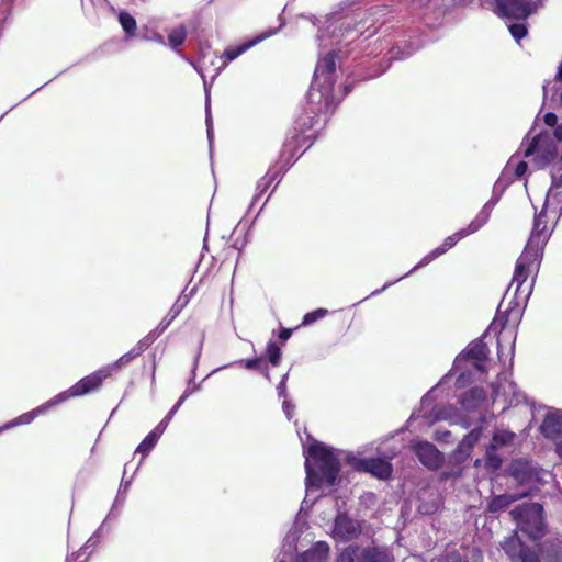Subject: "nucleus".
Returning a JSON list of instances; mask_svg holds the SVG:
<instances>
[{"label":"nucleus","mask_w":562,"mask_h":562,"mask_svg":"<svg viewBox=\"0 0 562 562\" xmlns=\"http://www.w3.org/2000/svg\"><path fill=\"white\" fill-rule=\"evenodd\" d=\"M306 471V497L318 492L322 484L333 486L340 470V463L334 452L322 442H313L304 450Z\"/></svg>","instance_id":"f03ea898"},{"label":"nucleus","mask_w":562,"mask_h":562,"mask_svg":"<svg viewBox=\"0 0 562 562\" xmlns=\"http://www.w3.org/2000/svg\"><path fill=\"white\" fill-rule=\"evenodd\" d=\"M508 30L516 41H520L527 34V27L524 23H513L508 26Z\"/></svg>","instance_id":"a19ab883"},{"label":"nucleus","mask_w":562,"mask_h":562,"mask_svg":"<svg viewBox=\"0 0 562 562\" xmlns=\"http://www.w3.org/2000/svg\"><path fill=\"white\" fill-rule=\"evenodd\" d=\"M300 533L301 531L299 527L292 526L288 533L285 535L282 547L288 554L291 555L294 551H296V541L300 538Z\"/></svg>","instance_id":"7c9ffc66"},{"label":"nucleus","mask_w":562,"mask_h":562,"mask_svg":"<svg viewBox=\"0 0 562 562\" xmlns=\"http://www.w3.org/2000/svg\"><path fill=\"white\" fill-rule=\"evenodd\" d=\"M316 498H317V495H314V498L311 504H313Z\"/></svg>","instance_id":"0e129e2a"},{"label":"nucleus","mask_w":562,"mask_h":562,"mask_svg":"<svg viewBox=\"0 0 562 562\" xmlns=\"http://www.w3.org/2000/svg\"><path fill=\"white\" fill-rule=\"evenodd\" d=\"M106 378H109L108 371H105L104 368H101L94 371L93 373L79 380L67 391L57 394L55 396V402L60 404L70 397H77L89 394L90 392L98 390L102 384L103 380H105Z\"/></svg>","instance_id":"1a4fd4ad"},{"label":"nucleus","mask_w":562,"mask_h":562,"mask_svg":"<svg viewBox=\"0 0 562 562\" xmlns=\"http://www.w3.org/2000/svg\"><path fill=\"white\" fill-rule=\"evenodd\" d=\"M224 367H221V368H216L213 372H216V371H220L221 369H223Z\"/></svg>","instance_id":"680f3d73"},{"label":"nucleus","mask_w":562,"mask_h":562,"mask_svg":"<svg viewBox=\"0 0 562 562\" xmlns=\"http://www.w3.org/2000/svg\"><path fill=\"white\" fill-rule=\"evenodd\" d=\"M502 548L512 562H540L537 551L525 546L517 531L504 539Z\"/></svg>","instance_id":"9d476101"},{"label":"nucleus","mask_w":562,"mask_h":562,"mask_svg":"<svg viewBox=\"0 0 562 562\" xmlns=\"http://www.w3.org/2000/svg\"><path fill=\"white\" fill-rule=\"evenodd\" d=\"M154 40L159 44H165L164 37L161 35H156Z\"/></svg>","instance_id":"4d7b16f0"},{"label":"nucleus","mask_w":562,"mask_h":562,"mask_svg":"<svg viewBox=\"0 0 562 562\" xmlns=\"http://www.w3.org/2000/svg\"><path fill=\"white\" fill-rule=\"evenodd\" d=\"M396 281H393V282H386L381 289H378L375 291H373L370 296H373V295H378L380 294L381 292H383L384 290H386L389 286L393 285Z\"/></svg>","instance_id":"603ef678"},{"label":"nucleus","mask_w":562,"mask_h":562,"mask_svg":"<svg viewBox=\"0 0 562 562\" xmlns=\"http://www.w3.org/2000/svg\"><path fill=\"white\" fill-rule=\"evenodd\" d=\"M351 463L357 471L370 473L380 480L389 479L393 472L392 464L382 458H353Z\"/></svg>","instance_id":"ddd939ff"},{"label":"nucleus","mask_w":562,"mask_h":562,"mask_svg":"<svg viewBox=\"0 0 562 562\" xmlns=\"http://www.w3.org/2000/svg\"><path fill=\"white\" fill-rule=\"evenodd\" d=\"M394 456H395V452H392L391 454H386L385 457H386V458H389V459H391V458H393Z\"/></svg>","instance_id":"052dcab7"},{"label":"nucleus","mask_w":562,"mask_h":562,"mask_svg":"<svg viewBox=\"0 0 562 562\" xmlns=\"http://www.w3.org/2000/svg\"><path fill=\"white\" fill-rule=\"evenodd\" d=\"M142 355V347L135 348L133 347L128 352L124 353L115 362L110 363L104 368L108 371V375L111 376L113 373L119 372L123 368H125L133 359L137 358Z\"/></svg>","instance_id":"cd10ccee"},{"label":"nucleus","mask_w":562,"mask_h":562,"mask_svg":"<svg viewBox=\"0 0 562 562\" xmlns=\"http://www.w3.org/2000/svg\"><path fill=\"white\" fill-rule=\"evenodd\" d=\"M434 439L442 443H452L454 441V436L450 430L438 428L435 431Z\"/></svg>","instance_id":"79ce46f5"},{"label":"nucleus","mask_w":562,"mask_h":562,"mask_svg":"<svg viewBox=\"0 0 562 562\" xmlns=\"http://www.w3.org/2000/svg\"><path fill=\"white\" fill-rule=\"evenodd\" d=\"M542 209L550 211L558 218L562 214V189L550 187Z\"/></svg>","instance_id":"bb28decb"},{"label":"nucleus","mask_w":562,"mask_h":562,"mask_svg":"<svg viewBox=\"0 0 562 562\" xmlns=\"http://www.w3.org/2000/svg\"><path fill=\"white\" fill-rule=\"evenodd\" d=\"M497 202L498 198H492L483 205L476 217L467 226L471 234H474L487 223L490 215Z\"/></svg>","instance_id":"b1692460"},{"label":"nucleus","mask_w":562,"mask_h":562,"mask_svg":"<svg viewBox=\"0 0 562 562\" xmlns=\"http://www.w3.org/2000/svg\"><path fill=\"white\" fill-rule=\"evenodd\" d=\"M557 453L562 459V440L557 443Z\"/></svg>","instance_id":"6e6d98bb"},{"label":"nucleus","mask_w":562,"mask_h":562,"mask_svg":"<svg viewBox=\"0 0 562 562\" xmlns=\"http://www.w3.org/2000/svg\"><path fill=\"white\" fill-rule=\"evenodd\" d=\"M527 169H528L527 162H525V161L518 162L516 168H515V176L517 178L522 177L526 173Z\"/></svg>","instance_id":"09e8293b"},{"label":"nucleus","mask_w":562,"mask_h":562,"mask_svg":"<svg viewBox=\"0 0 562 562\" xmlns=\"http://www.w3.org/2000/svg\"><path fill=\"white\" fill-rule=\"evenodd\" d=\"M326 34H327L326 31H321L319 34L317 35V38L321 42V45L324 46V47L327 46V43H325Z\"/></svg>","instance_id":"5fc2aeb1"},{"label":"nucleus","mask_w":562,"mask_h":562,"mask_svg":"<svg viewBox=\"0 0 562 562\" xmlns=\"http://www.w3.org/2000/svg\"><path fill=\"white\" fill-rule=\"evenodd\" d=\"M166 329H160V324L156 327V329L151 330L146 337L137 342L135 348L142 347V353L165 331Z\"/></svg>","instance_id":"e433bc0d"},{"label":"nucleus","mask_w":562,"mask_h":562,"mask_svg":"<svg viewBox=\"0 0 562 562\" xmlns=\"http://www.w3.org/2000/svg\"><path fill=\"white\" fill-rule=\"evenodd\" d=\"M431 392L427 393L420 401V411L418 413H413L411 419L415 420L418 418L425 419L428 425H431L436 422L446 420L449 422L450 425L460 424L462 428L467 429L470 427V423L464 418H459L457 415V408L452 405H434V395Z\"/></svg>","instance_id":"20e7f679"},{"label":"nucleus","mask_w":562,"mask_h":562,"mask_svg":"<svg viewBox=\"0 0 562 562\" xmlns=\"http://www.w3.org/2000/svg\"><path fill=\"white\" fill-rule=\"evenodd\" d=\"M543 508L538 503L522 504L510 512L517 529L532 540L543 536Z\"/></svg>","instance_id":"39448f33"},{"label":"nucleus","mask_w":562,"mask_h":562,"mask_svg":"<svg viewBox=\"0 0 562 562\" xmlns=\"http://www.w3.org/2000/svg\"><path fill=\"white\" fill-rule=\"evenodd\" d=\"M553 134L558 142L562 140V124L555 126Z\"/></svg>","instance_id":"864d4df0"},{"label":"nucleus","mask_w":562,"mask_h":562,"mask_svg":"<svg viewBox=\"0 0 562 562\" xmlns=\"http://www.w3.org/2000/svg\"><path fill=\"white\" fill-rule=\"evenodd\" d=\"M530 494V488L524 490L520 493H505L502 495L494 496L488 503V510L491 513H497L507 508L514 502L527 497Z\"/></svg>","instance_id":"412c9836"},{"label":"nucleus","mask_w":562,"mask_h":562,"mask_svg":"<svg viewBox=\"0 0 562 562\" xmlns=\"http://www.w3.org/2000/svg\"><path fill=\"white\" fill-rule=\"evenodd\" d=\"M166 329H160V324L156 327V329L151 330L146 337L137 342L135 348L142 347V353L165 331Z\"/></svg>","instance_id":"4c0bfd02"},{"label":"nucleus","mask_w":562,"mask_h":562,"mask_svg":"<svg viewBox=\"0 0 562 562\" xmlns=\"http://www.w3.org/2000/svg\"><path fill=\"white\" fill-rule=\"evenodd\" d=\"M164 434V426L155 427L138 445L136 452L146 454L148 453L157 443L160 436Z\"/></svg>","instance_id":"c85d7f7f"},{"label":"nucleus","mask_w":562,"mask_h":562,"mask_svg":"<svg viewBox=\"0 0 562 562\" xmlns=\"http://www.w3.org/2000/svg\"><path fill=\"white\" fill-rule=\"evenodd\" d=\"M329 546L324 541H318L313 548L300 555L295 562H327Z\"/></svg>","instance_id":"4be33fe9"},{"label":"nucleus","mask_w":562,"mask_h":562,"mask_svg":"<svg viewBox=\"0 0 562 562\" xmlns=\"http://www.w3.org/2000/svg\"><path fill=\"white\" fill-rule=\"evenodd\" d=\"M58 405L57 402H55V396L47 401L46 403L40 405L38 407L34 408L33 411H30L27 413H24L20 415L19 417L12 419L11 422L7 423L5 425L0 427V434L4 430L11 429L13 427L20 426V425H27L34 420V418L41 414H44L47 409H49L53 406Z\"/></svg>","instance_id":"6ab92c4d"},{"label":"nucleus","mask_w":562,"mask_h":562,"mask_svg":"<svg viewBox=\"0 0 562 562\" xmlns=\"http://www.w3.org/2000/svg\"><path fill=\"white\" fill-rule=\"evenodd\" d=\"M510 471L514 479L521 485H533L539 479L535 468L528 462L516 461L512 464Z\"/></svg>","instance_id":"aec40b11"},{"label":"nucleus","mask_w":562,"mask_h":562,"mask_svg":"<svg viewBox=\"0 0 562 562\" xmlns=\"http://www.w3.org/2000/svg\"><path fill=\"white\" fill-rule=\"evenodd\" d=\"M328 314L326 308H317L313 312L306 313L303 317V325H311L314 322L324 318Z\"/></svg>","instance_id":"ea45409f"},{"label":"nucleus","mask_w":562,"mask_h":562,"mask_svg":"<svg viewBox=\"0 0 562 562\" xmlns=\"http://www.w3.org/2000/svg\"><path fill=\"white\" fill-rule=\"evenodd\" d=\"M187 31L184 26L180 25L173 29L168 35V43L170 48L177 50L186 41Z\"/></svg>","instance_id":"2f4dec72"},{"label":"nucleus","mask_w":562,"mask_h":562,"mask_svg":"<svg viewBox=\"0 0 562 562\" xmlns=\"http://www.w3.org/2000/svg\"><path fill=\"white\" fill-rule=\"evenodd\" d=\"M515 437V434L508 430L498 429L494 432L491 448L496 449L498 447L509 443Z\"/></svg>","instance_id":"473e14b6"},{"label":"nucleus","mask_w":562,"mask_h":562,"mask_svg":"<svg viewBox=\"0 0 562 562\" xmlns=\"http://www.w3.org/2000/svg\"><path fill=\"white\" fill-rule=\"evenodd\" d=\"M282 408H283V412L286 416L288 419H291L292 418V415H293V412H294V408L295 406L288 400H284L283 401V404H282Z\"/></svg>","instance_id":"c03bdc74"},{"label":"nucleus","mask_w":562,"mask_h":562,"mask_svg":"<svg viewBox=\"0 0 562 562\" xmlns=\"http://www.w3.org/2000/svg\"><path fill=\"white\" fill-rule=\"evenodd\" d=\"M67 562H70V559H67Z\"/></svg>","instance_id":"774afa93"},{"label":"nucleus","mask_w":562,"mask_h":562,"mask_svg":"<svg viewBox=\"0 0 562 562\" xmlns=\"http://www.w3.org/2000/svg\"><path fill=\"white\" fill-rule=\"evenodd\" d=\"M361 533V526L358 520L348 515L339 513L334 521L331 536L339 541H349L356 539Z\"/></svg>","instance_id":"2eb2a0df"},{"label":"nucleus","mask_w":562,"mask_h":562,"mask_svg":"<svg viewBox=\"0 0 562 562\" xmlns=\"http://www.w3.org/2000/svg\"><path fill=\"white\" fill-rule=\"evenodd\" d=\"M291 334H292L291 329L283 328L279 333V338L282 340H288L290 338Z\"/></svg>","instance_id":"3c124183"},{"label":"nucleus","mask_w":562,"mask_h":562,"mask_svg":"<svg viewBox=\"0 0 562 562\" xmlns=\"http://www.w3.org/2000/svg\"><path fill=\"white\" fill-rule=\"evenodd\" d=\"M286 379L288 374H284L277 386V391L280 397H285L286 394Z\"/></svg>","instance_id":"a18cd8bd"},{"label":"nucleus","mask_w":562,"mask_h":562,"mask_svg":"<svg viewBox=\"0 0 562 562\" xmlns=\"http://www.w3.org/2000/svg\"><path fill=\"white\" fill-rule=\"evenodd\" d=\"M276 33V31H270L269 33H262L258 36H256L254 40L245 43V44H241L239 46H236V47H232V48H227L224 54H223V57L226 59L225 63H224V66H226L229 61H233L234 59H236L237 57H239L241 54H244L246 50H248L249 48H251L252 46H255L256 44L260 43L261 41L268 38L269 36L273 35Z\"/></svg>","instance_id":"5701e85b"},{"label":"nucleus","mask_w":562,"mask_h":562,"mask_svg":"<svg viewBox=\"0 0 562 562\" xmlns=\"http://www.w3.org/2000/svg\"><path fill=\"white\" fill-rule=\"evenodd\" d=\"M335 67L334 52H329L323 58H319L307 95L311 103H324V108L329 109L333 103L331 90Z\"/></svg>","instance_id":"7ed1b4c3"},{"label":"nucleus","mask_w":562,"mask_h":562,"mask_svg":"<svg viewBox=\"0 0 562 562\" xmlns=\"http://www.w3.org/2000/svg\"><path fill=\"white\" fill-rule=\"evenodd\" d=\"M552 181L551 187L562 190V173L559 177H555L553 173L551 175Z\"/></svg>","instance_id":"8fccbe9b"},{"label":"nucleus","mask_w":562,"mask_h":562,"mask_svg":"<svg viewBox=\"0 0 562 562\" xmlns=\"http://www.w3.org/2000/svg\"><path fill=\"white\" fill-rule=\"evenodd\" d=\"M469 235H471V232H469L468 227H465V228H462V229L456 232L454 234L446 237L441 246L435 248L432 251H430L425 257H423L422 260L409 272L402 276L396 281H400V280L406 278L413 271L427 266L434 259L446 254L448 251V249L452 248L459 240L463 239L464 237H467Z\"/></svg>","instance_id":"dca6fc26"},{"label":"nucleus","mask_w":562,"mask_h":562,"mask_svg":"<svg viewBox=\"0 0 562 562\" xmlns=\"http://www.w3.org/2000/svg\"><path fill=\"white\" fill-rule=\"evenodd\" d=\"M485 396L482 387H473L461 396L460 404L467 411L475 409L484 402Z\"/></svg>","instance_id":"393cba45"},{"label":"nucleus","mask_w":562,"mask_h":562,"mask_svg":"<svg viewBox=\"0 0 562 562\" xmlns=\"http://www.w3.org/2000/svg\"><path fill=\"white\" fill-rule=\"evenodd\" d=\"M337 562H393V555L385 547L349 546L340 552Z\"/></svg>","instance_id":"6e6552de"},{"label":"nucleus","mask_w":562,"mask_h":562,"mask_svg":"<svg viewBox=\"0 0 562 562\" xmlns=\"http://www.w3.org/2000/svg\"><path fill=\"white\" fill-rule=\"evenodd\" d=\"M411 449L419 462L430 470L439 469L445 461L443 454L429 441H412Z\"/></svg>","instance_id":"9b49d317"},{"label":"nucleus","mask_w":562,"mask_h":562,"mask_svg":"<svg viewBox=\"0 0 562 562\" xmlns=\"http://www.w3.org/2000/svg\"><path fill=\"white\" fill-rule=\"evenodd\" d=\"M267 356H268L270 363L273 367L279 366L280 360H281V350L274 341H270L267 345Z\"/></svg>","instance_id":"58836bf2"},{"label":"nucleus","mask_w":562,"mask_h":562,"mask_svg":"<svg viewBox=\"0 0 562 562\" xmlns=\"http://www.w3.org/2000/svg\"><path fill=\"white\" fill-rule=\"evenodd\" d=\"M501 16L515 20L527 19L535 10V3L528 0H495Z\"/></svg>","instance_id":"f8f14e48"},{"label":"nucleus","mask_w":562,"mask_h":562,"mask_svg":"<svg viewBox=\"0 0 562 562\" xmlns=\"http://www.w3.org/2000/svg\"><path fill=\"white\" fill-rule=\"evenodd\" d=\"M481 432V428H474L467 436H464L456 450L458 458L465 459L469 457L471 450L480 440Z\"/></svg>","instance_id":"a878e982"},{"label":"nucleus","mask_w":562,"mask_h":562,"mask_svg":"<svg viewBox=\"0 0 562 562\" xmlns=\"http://www.w3.org/2000/svg\"><path fill=\"white\" fill-rule=\"evenodd\" d=\"M279 562H286V561H284V560H281V561H279Z\"/></svg>","instance_id":"69168bd1"},{"label":"nucleus","mask_w":562,"mask_h":562,"mask_svg":"<svg viewBox=\"0 0 562 562\" xmlns=\"http://www.w3.org/2000/svg\"><path fill=\"white\" fill-rule=\"evenodd\" d=\"M561 102H562V92H561Z\"/></svg>","instance_id":"338daca9"},{"label":"nucleus","mask_w":562,"mask_h":562,"mask_svg":"<svg viewBox=\"0 0 562 562\" xmlns=\"http://www.w3.org/2000/svg\"><path fill=\"white\" fill-rule=\"evenodd\" d=\"M188 304V300L186 297H179L176 303L172 305L168 314L160 322V329H167L173 319L181 313L183 307Z\"/></svg>","instance_id":"c756f323"},{"label":"nucleus","mask_w":562,"mask_h":562,"mask_svg":"<svg viewBox=\"0 0 562 562\" xmlns=\"http://www.w3.org/2000/svg\"><path fill=\"white\" fill-rule=\"evenodd\" d=\"M463 376H464V373H462L461 375H459L458 381H457L459 384H461V380L463 379Z\"/></svg>","instance_id":"bf43d9fd"},{"label":"nucleus","mask_w":562,"mask_h":562,"mask_svg":"<svg viewBox=\"0 0 562 562\" xmlns=\"http://www.w3.org/2000/svg\"><path fill=\"white\" fill-rule=\"evenodd\" d=\"M540 430L546 438H557L562 432V411L552 407L548 408Z\"/></svg>","instance_id":"a211bd4d"},{"label":"nucleus","mask_w":562,"mask_h":562,"mask_svg":"<svg viewBox=\"0 0 562 562\" xmlns=\"http://www.w3.org/2000/svg\"><path fill=\"white\" fill-rule=\"evenodd\" d=\"M206 126H207V137H209V140L211 142V137H212V123H211V116H210V100H209V97H206Z\"/></svg>","instance_id":"49530a36"},{"label":"nucleus","mask_w":562,"mask_h":562,"mask_svg":"<svg viewBox=\"0 0 562 562\" xmlns=\"http://www.w3.org/2000/svg\"><path fill=\"white\" fill-rule=\"evenodd\" d=\"M488 355L487 346L481 341H473L469 344L465 350L459 355L454 360V367L460 366L465 360H473V367L483 372L485 370L484 361L486 360Z\"/></svg>","instance_id":"f3484780"},{"label":"nucleus","mask_w":562,"mask_h":562,"mask_svg":"<svg viewBox=\"0 0 562 562\" xmlns=\"http://www.w3.org/2000/svg\"><path fill=\"white\" fill-rule=\"evenodd\" d=\"M543 121L546 125L553 127L557 126L558 117L554 113L549 112L543 116Z\"/></svg>","instance_id":"de8ad7c7"},{"label":"nucleus","mask_w":562,"mask_h":562,"mask_svg":"<svg viewBox=\"0 0 562 562\" xmlns=\"http://www.w3.org/2000/svg\"><path fill=\"white\" fill-rule=\"evenodd\" d=\"M547 212L542 209L535 215L531 234L522 254L517 259L512 282L504 294L501 305L507 300L508 308L525 305L531 294L535 280L532 279L530 284L525 285V283L528 277L538 270L543 248L552 233V228L548 227Z\"/></svg>","instance_id":"f257e3e1"},{"label":"nucleus","mask_w":562,"mask_h":562,"mask_svg":"<svg viewBox=\"0 0 562 562\" xmlns=\"http://www.w3.org/2000/svg\"><path fill=\"white\" fill-rule=\"evenodd\" d=\"M501 395L505 397V402H507L509 406H517L527 400L525 394H522L518 390L517 385L508 379L506 373L498 376L496 384H492L493 401H496Z\"/></svg>","instance_id":"4468645a"},{"label":"nucleus","mask_w":562,"mask_h":562,"mask_svg":"<svg viewBox=\"0 0 562 562\" xmlns=\"http://www.w3.org/2000/svg\"><path fill=\"white\" fill-rule=\"evenodd\" d=\"M130 484H131V480L130 481H125L124 477L122 479L121 486H124V488H127Z\"/></svg>","instance_id":"13d9d810"},{"label":"nucleus","mask_w":562,"mask_h":562,"mask_svg":"<svg viewBox=\"0 0 562 562\" xmlns=\"http://www.w3.org/2000/svg\"><path fill=\"white\" fill-rule=\"evenodd\" d=\"M558 147L549 132H541L533 136L527 146L524 157H533L532 164L537 169L546 168L557 156Z\"/></svg>","instance_id":"0eeeda50"},{"label":"nucleus","mask_w":562,"mask_h":562,"mask_svg":"<svg viewBox=\"0 0 562 562\" xmlns=\"http://www.w3.org/2000/svg\"><path fill=\"white\" fill-rule=\"evenodd\" d=\"M191 394V391L190 390H186V392L183 393V395L178 400V402L173 405V407L169 411V413L166 415V417L156 426V427H161L164 426V431L166 430L168 424L170 423V420L172 419L173 415L178 412V409L180 408V406L183 404V402L186 401V398Z\"/></svg>","instance_id":"c9c22d12"},{"label":"nucleus","mask_w":562,"mask_h":562,"mask_svg":"<svg viewBox=\"0 0 562 562\" xmlns=\"http://www.w3.org/2000/svg\"><path fill=\"white\" fill-rule=\"evenodd\" d=\"M119 22L124 30V32L133 36L136 31V20L127 12H121L119 14Z\"/></svg>","instance_id":"f704fd0d"},{"label":"nucleus","mask_w":562,"mask_h":562,"mask_svg":"<svg viewBox=\"0 0 562 562\" xmlns=\"http://www.w3.org/2000/svg\"><path fill=\"white\" fill-rule=\"evenodd\" d=\"M263 358H252V359H246L241 360L240 363L244 364V367L248 370H259L267 380H270V373L266 366H262Z\"/></svg>","instance_id":"72a5a7b5"},{"label":"nucleus","mask_w":562,"mask_h":562,"mask_svg":"<svg viewBox=\"0 0 562 562\" xmlns=\"http://www.w3.org/2000/svg\"><path fill=\"white\" fill-rule=\"evenodd\" d=\"M99 533L98 531L95 533H93L86 542L85 547L81 548V550L83 552H86L87 550H92L99 542Z\"/></svg>","instance_id":"37998d69"},{"label":"nucleus","mask_w":562,"mask_h":562,"mask_svg":"<svg viewBox=\"0 0 562 562\" xmlns=\"http://www.w3.org/2000/svg\"><path fill=\"white\" fill-rule=\"evenodd\" d=\"M327 23H329L328 27H333L330 44L335 46L348 45L370 29L362 20L358 21L350 16L329 19Z\"/></svg>","instance_id":"423d86ee"},{"label":"nucleus","mask_w":562,"mask_h":562,"mask_svg":"<svg viewBox=\"0 0 562 562\" xmlns=\"http://www.w3.org/2000/svg\"><path fill=\"white\" fill-rule=\"evenodd\" d=\"M345 90H346V93H348V91H349V87H347V86H346V87H345Z\"/></svg>","instance_id":"e2e57ef3"}]
</instances>
